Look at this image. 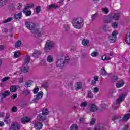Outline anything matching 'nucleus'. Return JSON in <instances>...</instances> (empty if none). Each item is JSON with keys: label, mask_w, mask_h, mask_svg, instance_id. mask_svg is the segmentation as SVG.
I'll use <instances>...</instances> for the list:
<instances>
[{"label": "nucleus", "mask_w": 130, "mask_h": 130, "mask_svg": "<svg viewBox=\"0 0 130 130\" xmlns=\"http://www.w3.org/2000/svg\"><path fill=\"white\" fill-rule=\"evenodd\" d=\"M25 26L27 29L31 30L35 37H39L42 35V31L39 30L38 26H35L34 23L32 22H26Z\"/></svg>", "instance_id": "1"}, {"label": "nucleus", "mask_w": 130, "mask_h": 130, "mask_svg": "<svg viewBox=\"0 0 130 130\" xmlns=\"http://www.w3.org/2000/svg\"><path fill=\"white\" fill-rule=\"evenodd\" d=\"M72 25L76 29H81L84 25V20L81 17L74 18L72 21Z\"/></svg>", "instance_id": "2"}, {"label": "nucleus", "mask_w": 130, "mask_h": 130, "mask_svg": "<svg viewBox=\"0 0 130 130\" xmlns=\"http://www.w3.org/2000/svg\"><path fill=\"white\" fill-rule=\"evenodd\" d=\"M29 62H30V56H26L24 59V62L20 68L22 73H28V71H29V66L28 64Z\"/></svg>", "instance_id": "3"}, {"label": "nucleus", "mask_w": 130, "mask_h": 130, "mask_svg": "<svg viewBox=\"0 0 130 130\" xmlns=\"http://www.w3.org/2000/svg\"><path fill=\"white\" fill-rule=\"evenodd\" d=\"M125 97H126V93L121 94V96L117 99L116 102L112 105L113 108H114V109H117V108L119 107V104L123 101Z\"/></svg>", "instance_id": "4"}, {"label": "nucleus", "mask_w": 130, "mask_h": 130, "mask_svg": "<svg viewBox=\"0 0 130 130\" xmlns=\"http://www.w3.org/2000/svg\"><path fill=\"white\" fill-rule=\"evenodd\" d=\"M69 60L70 58L69 57H65L64 61H63V59H62V58L58 59L57 61L56 67L61 68H62V67H63V66L67 64V63L69 62Z\"/></svg>", "instance_id": "5"}, {"label": "nucleus", "mask_w": 130, "mask_h": 130, "mask_svg": "<svg viewBox=\"0 0 130 130\" xmlns=\"http://www.w3.org/2000/svg\"><path fill=\"white\" fill-rule=\"evenodd\" d=\"M42 111V113L39 114L37 116L38 120H45L46 119V115L48 114V110L45 109Z\"/></svg>", "instance_id": "6"}, {"label": "nucleus", "mask_w": 130, "mask_h": 130, "mask_svg": "<svg viewBox=\"0 0 130 130\" xmlns=\"http://www.w3.org/2000/svg\"><path fill=\"white\" fill-rule=\"evenodd\" d=\"M34 7V4L30 3L29 4H27V6L25 7V8L23 10V12L25 15L26 16V17H29V16H30L31 13V11L27 10H29V9H31V8H33Z\"/></svg>", "instance_id": "7"}, {"label": "nucleus", "mask_w": 130, "mask_h": 130, "mask_svg": "<svg viewBox=\"0 0 130 130\" xmlns=\"http://www.w3.org/2000/svg\"><path fill=\"white\" fill-rule=\"evenodd\" d=\"M53 46H54L53 43H52L51 41L48 40L46 43L44 49L45 52H48L50 49L53 48Z\"/></svg>", "instance_id": "8"}, {"label": "nucleus", "mask_w": 130, "mask_h": 130, "mask_svg": "<svg viewBox=\"0 0 130 130\" xmlns=\"http://www.w3.org/2000/svg\"><path fill=\"white\" fill-rule=\"evenodd\" d=\"M120 17V14L119 13L115 14L113 16H111L109 15L108 17H106V19H109V20H105V23H110L111 21L110 20H112V19H114L115 20H118Z\"/></svg>", "instance_id": "9"}, {"label": "nucleus", "mask_w": 130, "mask_h": 130, "mask_svg": "<svg viewBox=\"0 0 130 130\" xmlns=\"http://www.w3.org/2000/svg\"><path fill=\"white\" fill-rule=\"evenodd\" d=\"M118 34V33L117 32V31L115 30L113 32L112 35L109 37L110 42H111V43H114V42H115L116 41V36Z\"/></svg>", "instance_id": "10"}, {"label": "nucleus", "mask_w": 130, "mask_h": 130, "mask_svg": "<svg viewBox=\"0 0 130 130\" xmlns=\"http://www.w3.org/2000/svg\"><path fill=\"white\" fill-rule=\"evenodd\" d=\"M21 126L19 124V123L14 122L12 123L9 130H19Z\"/></svg>", "instance_id": "11"}, {"label": "nucleus", "mask_w": 130, "mask_h": 130, "mask_svg": "<svg viewBox=\"0 0 130 130\" xmlns=\"http://www.w3.org/2000/svg\"><path fill=\"white\" fill-rule=\"evenodd\" d=\"M43 124L41 122H37L35 124L34 128L37 130H40L42 128Z\"/></svg>", "instance_id": "12"}, {"label": "nucleus", "mask_w": 130, "mask_h": 130, "mask_svg": "<svg viewBox=\"0 0 130 130\" xmlns=\"http://www.w3.org/2000/svg\"><path fill=\"white\" fill-rule=\"evenodd\" d=\"M43 96V92L42 91H40V92H39L38 94H37L36 95V97L34 99V101H35V102H37V100H39L40 98H42Z\"/></svg>", "instance_id": "13"}, {"label": "nucleus", "mask_w": 130, "mask_h": 130, "mask_svg": "<svg viewBox=\"0 0 130 130\" xmlns=\"http://www.w3.org/2000/svg\"><path fill=\"white\" fill-rule=\"evenodd\" d=\"M90 110L92 112H95V111H97V110H98V107H97V106H96V105L94 104H91L90 105Z\"/></svg>", "instance_id": "14"}, {"label": "nucleus", "mask_w": 130, "mask_h": 130, "mask_svg": "<svg viewBox=\"0 0 130 130\" xmlns=\"http://www.w3.org/2000/svg\"><path fill=\"white\" fill-rule=\"evenodd\" d=\"M128 113L124 115L123 117L122 118V120L123 121H127L130 118V109L128 111Z\"/></svg>", "instance_id": "15"}, {"label": "nucleus", "mask_w": 130, "mask_h": 130, "mask_svg": "<svg viewBox=\"0 0 130 130\" xmlns=\"http://www.w3.org/2000/svg\"><path fill=\"white\" fill-rule=\"evenodd\" d=\"M123 85H124V81L122 80L120 81L117 82L116 86L117 88H121Z\"/></svg>", "instance_id": "16"}, {"label": "nucleus", "mask_w": 130, "mask_h": 130, "mask_svg": "<svg viewBox=\"0 0 130 130\" xmlns=\"http://www.w3.org/2000/svg\"><path fill=\"white\" fill-rule=\"evenodd\" d=\"M40 54H41V52H40V51H35L33 54V57L37 58L38 57H39V56H40Z\"/></svg>", "instance_id": "17"}, {"label": "nucleus", "mask_w": 130, "mask_h": 130, "mask_svg": "<svg viewBox=\"0 0 130 130\" xmlns=\"http://www.w3.org/2000/svg\"><path fill=\"white\" fill-rule=\"evenodd\" d=\"M33 83V81L32 80H28L25 84V88H29V87H31V85Z\"/></svg>", "instance_id": "18"}, {"label": "nucleus", "mask_w": 130, "mask_h": 130, "mask_svg": "<svg viewBox=\"0 0 130 130\" xmlns=\"http://www.w3.org/2000/svg\"><path fill=\"white\" fill-rule=\"evenodd\" d=\"M17 87L18 86H16V85L11 86L10 88V92H16L17 91Z\"/></svg>", "instance_id": "19"}, {"label": "nucleus", "mask_w": 130, "mask_h": 130, "mask_svg": "<svg viewBox=\"0 0 130 130\" xmlns=\"http://www.w3.org/2000/svg\"><path fill=\"white\" fill-rule=\"evenodd\" d=\"M22 123H26V122H29L30 121V118L27 117H23L21 120Z\"/></svg>", "instance_id": "20"}, {"label": "nucleus", "mask_w": 130, "mask_h": 130, "mask_svg": "<svg viewBox=\"0 0 130 130\" xmlns=\"http://www.w3.org/2000/svg\"><path fill=\"white\" fill-rule=\"evenodd\" d=\"M22 17V12L18 13L17 14H14V18L16 20H20Z\"/></svg>", "instance_id": "21"}, {"label": "nucleus", "mask_w": 130, "mask_h": 130, "mask_svg": "<svg viewBox=\"0 0 130 130\" xmlns=\"http://www.w3.org/2000/svg\"><path fill=\"white\" fill-rule=\"evenodd\" d=\"M126 42L128 44H130V33L129 32H128L126 35Z\"/></svg>", "instance_id": "22"}, {"label": "nucleus", "mask_w": 130, "mask_h": 130, "mask_svg": "<svg viewBox=\"0 0 130 130\" xmlns=\"http://www.w3.org/2000/svg\"><path fill=\"white\" fill-rule=\"evenodd\" d=\"M47 61L50 63L52 62V61H53V57H52L51 55H49L47 58Z\"/></svg>", "instance_id": "23"}, {"label": "nucleus", "mask_w": 130, "mask_h": 130, "mask_svg": "<svg viewBox=\"0 0 130 130\" xmlns=\"http://www.w3.org/2000/svg\"><path fill=\"white\" fill-rule=\"evenodd\" d=\"M112 120H117V121H120L121 120V117L118 116H114L112 117Z\"/></svg>", "instance_id": "24"}, {"label": "nucleus", "mask_w": 130, "mask_h": 130, "mask_svg": "<svg viewBox=\"0 0 130 130\" xmlns=\"http://www.w3.org/2000/svg\"><path fill=\"white\" fill-rule=\"evenodd\" d=\"M109 77H111L112 79L114 80V81H117L118 79V77L116 76H114L113 74H111L108 75Z\"/></svg>", "instance_id": "25"}, {"label": "nucleus", "mask_w": 130, "mask_h": 130, "mask_svg": "<svg viewBox=\"0 0 130 130\" xmlns=\"http://www.w3.org/2000/svg\"><path fill=\"white\" fill-rule=\"evenodd\" d=\"M9 118H10V114L7 113L6 115V118L4 119L5 122H6V123H9L10 121L8 119H9Z\"/></svg>", "instance_id": "26"}, {"label": "nucleus", "mask_w": 130, "mask_h": 130, "mask_svg": "<svg viewBox=\"0 0 130 130\" xmlns=\"http://www.w3.org/2000/svg\"><path fill=\"white\" fill-rule=\"evenodd\" d=\"M71 130H77L78 129V125L76 124H73L70 127Z\"/></svg>", "instance_id": "27"}, {"label": "nucleus", "mask_w": 130, "mask_h": 130, "mask_svg": "<svg viewBox=\"0 0 130 130\" xmlns=\"http://www.w3.org/2000/svg\"><path fill=\"white\" fill-rule=\"evenodd\" d=\"M97 81H98V77H94V80L91 81V85H95L96 84V82H97Z\"/></svg>", "instance_id": "28"}, {"label": "nucleus", "mask_w": 130, "mask_h": 130, "mask_svg": "<svg viewBox=\"0 0 130 130\" xmlns=\"http://www.w3.org/2000/svg\"><path fill=\"white\" fill-rule=\"evenodd\" d=\"M51 8H54L55 9H56V8H58V6L55 5V4H53L48 6V9L50 10V9H51Z\"/></svg>", "instance_id": "29"}, {"label": "nucleus", "mask_w": 130, "mask_h": 130, "mask_svg": "<svg viewBox=\"0 0 130 130\" xmlns=\"http://www.w3.org/2000/svg\"><path fill=\"white\" fill-rule=\"evenodd\" d=\"M102 60H110L111 59V57H106V56L104 55L102 56Z\"/></svg>", "instance_id": "30"}, {"label": "nucleus", "mask_w": 130, "mask_h": 130, "mask_svg": "<svg viewBox=\"0 0 130 130\" xmlns=\"http://www.w3.org/2000/svg\"><path fill=\"white\" fill-rule=\"evenodd\" d=\"M76 90H79L82 88V83L81 82H78L76 86Z\"/></svg>", "instance_id": "31"}, {"label": "nucleus", "mask_w": 130, "mask_h": 130, "mask_svg": "<svg viewBox=\"0 0 130 130\" xmlns=\"http://www.w3.org/2000/svg\"><path fill=\"white\" fill-rule=\"evenodd\" d=\"M82 44H83V45H84V46L88 45V44H89V40H88L87 39L83 40L82 41Z\"/></svg>", "instance_id": "32"}, {"label": "nucleus", "mask_w": 130, "mask_h": 130, "mask_svg": "<svg viewBox=\"0 0 130 130\" xmlns=\"http://www.w3.org/2000/svg\"><path fill=\"white\" fill-rule=\"evenodd\" d=\"M13 20V18L10 17V18H8L6 20H4L3 21V23L4 24H6V23H9V22H11V21H12Z\"/></svg>", "instance_id": "33"}, {"label": "nucleus", "mask_w": 130, "mask_h": 130, "mask_svg": "<svg viewBox=\"0 0 130 130\" xmlns=\"http://www.w3.org/2000/svg\"><path fill=\"white\" fill-rule=\"evenodd\" d=\"M94 130H104L103 127L100 126V124H99L98 125L95 126Z\"/></svg>", "instance_id": "34"}, {"label": "nucleus", "mask_w": 130, "mask_h": 130, "mask_svg": "<svg viewBox=\"0 0 130 130\" xmlns=\"http://www.w3.org/2000/svg\"><path fill=\"white\" fill-rule=\"evenodd\" d=\"M22 45V42L18 41L15 43V47H20V46Z\"/></svg>", "instance_id": "35"}, {"label": "nucleus", "mask_w": 130, "mask_h": 130, "mask_svg": "<svg viewBox=\"0 0 130 130\" xmlns=\"http://www.w3.org/2000/svg\"><path fill=\"white\" fill-rule=\"evenodd\" d=\"M14 57H16L17 58H18V57H19V56H20V52L15 51L14 54Z\"/></svg>", "instance_id": "36"}, {"label": "nucleus", "mask_w": 130, "mask_h": 130, "mask_svg": "<svg viewBox=\"0 0 130 130\" xmlns=\"http://www.w3.org/2000/svg\"><path fill=\"white\" fill-rule=\"evenodd\" d=\"M10 94V91H5L4 93L2 94V96H3V97H7V96H9Z\"/></svg>", "instance_id": "37"}, {"label": "nucleus", "mask_w": 130, "mask_h": 130, "mask_svg": "<svg viewBox=\"0 0 130 130\" xmlns=\"http://www.w3.org/2000/svg\"><path fill=\"white\" fill-rule=\"evenodd\" d=\"M8 0H0V7H3L4 5H6V2Z\"/></svg>", "instance_id": "38"}, {"label": "nucleus", "mask_w": 130, "mask_h": 130, "mask_svg": "<svg viewBox=\"0 0 130 130\" xmlns=\"http://www.w3.org/2000/svg\"><path fill=\"white\" fill-rule=\"evenodd\" d=\"M41 9L40 8V6H37L35 8V11L36 12L37 14H39V13H40V11H41Z\"/></svg>", "instance_id": "39"}, {"label": "nucleus", "mask_w": 130, "mask_h": 130, "mask_svg": "<svg viewBox=\"0 0 130 130\" xmlns=\"http://www.w3.org/2000/svg\"><path fill=\"white\" fill-rule=\"evenodd\" d=\"M101 75H102V76H106V75H107V72H106L105 69H102Z\"/></svg>", "instance_id": "40"}, {"label": "nucleus", "mask_w": 130, "mask_h": 130, "mask_svg": "<svg viewBox=\"0 0 130 130\" xmlns=\"http://www.w3.org/2000/svg\"><path fill=\"white\" fill-rule=\"evenodd\" d=\"M102 11L105 14H108V9H107V8H102Z\"/></svg>", "instance_id": "41"}, {"label": "nucleus", "mask_w": 130, "mask_h": 130, "mask_svg": "<svg viewBox=\"0 0 130 130\" xmlns=\"http://www.w3.org/2000/svg\"><path fill=\"white\" fill-rule=\"evenodd\" d=\"M113 28H117L118 27V23L117 22H114L112 24Z\"/></svg>", "instance_id": "42"}, {"label": "nucleus", "mask_w": 130, "mask_h": 130, "mask_svg": "<svg viewBox=\"0 0 130 130\" xmlns=\"http://www.w3.org/2000/svg\"><path fill=\"white\" fill-rule=\"evenodd\" d=\"M96 122V119L94 118H93L90 122L91 125H94L95 124V123Z\"/></svg>", "instance_id": "43"}, {"label": "nucleus", "mask_w": 130, "mask_h": 130, "mask_svg": "<svg viewBox=\"0 0 130 130\" xmlns=\"http://www.w3.org/2000/svg\"><path fill=\"white\" fill-rule=\"evenodd\" d=\"M64 29L65 31H69V30H70V27L69 26V25L65 24L64 25Z\"/></svg>", "instance_id": "44"}, {"label": "nucleus", "mask_w": 130, "mask_h": 130, "mask_svg": "<svg viewBox=\"0 0 130 130\" xmlns=\"http://www.w3.org/2000/svg\"><path fill=\"white\" fill-rule=\"evenodd\" d=\"M91 56H93V57H96L97 55H98V52H93L91 54Z\"/></svg>", "instance_id": "45"}, {"label": "nucleus", "mask_w": 130, "mask_h": 130, "mask_svg": "<svg viewBox=\"0 0 130 130\" xmlns=\"http://www.w3.org/2000/svg\"><path fill=\"white\" fill-rule=\"evenodd\" d=\"M88 97H89V98H93V97H94V95L92 94L91 91H89L88 93Z\"/></svg>", "instance_id": "46"}, {"label": "nucleus", "mask_w": 130, "mask_h": 130, "mask_svg": "<svg viewBox=\"0 0 130 130\" xmlns=\"http://www.w3.org/2000/svg\"><path fill=\"white\" fill-rule=\"evenodd\" d=\"M10 79V77H6L2 79V82H6V81H8Z\"/></svg>", "instance_id": "47"}, {"label": "nucleus", "mask_w": 130, "mask_h": 130, "mask_svg": "<svg viewBox=\"0 0 130 130\" xmlns=\"http://www.w3.org/2000/svg\"><path fill=\"white\" fill-rule=\"evenodd\" d=\"M87 105V102H83L81 103V104L80 105L81 107H85Z\"/></svg>", "instance_id": "48"}, {"label": "nucleus", "mask_w": 130, "mask_h": 130, "mask_svg": "<svg viewBox=\"0 0 130 130\" xmlns=\"http://www.w3.org/2000/svg\"><path fill=\"white\" fill-rule=\"evenodd\" d=\"M22 6H23V5L21 3L18 4L17 5V9L18 10H21V8H22Z\"/></svg>", "instance_id": "49"}, {"label": "nucleus", "mask_w": 130, "mask_h": 130, "mask_svg": "<svg viewBox=\"0 0 130 130\" xmlns=\"http://www.w3.org/2000/svg\"><path fill=\"white\" fill-rule=\"evenodd\" d=\"M79 121L80 123H85V118H80L79 119Z\"/></svg>", "instance_id": "50"}, {"label": "nucleus", "mask_w": 130, "mask_h": 130, "mask_svg": "<svg viewBox=\"0 0 130 130\" xmlns=\"http://www.w3.org/2000/svg\"><path fill=\"white\" fill-rule=\"evenodd\" d=\"M17 107L16 106H14L12 109V111L13 112H17Z\"/></svg>", "instance_id": "51"}, {"label": "nucleus", "mask_w": 130, "mask_h": 130, "mask_svg": "<svg viewBox=\"0 0 130 130\" xmlns=\"http://www.w3.org/2000/svg\"><path fill=\"white\" fill-rule=\"evenodd\" d=\"M39 89L38 88H36L34 90V94H37L38 93Z\"/></svg>", "instance_id": "52"}, {"label": "nucleus", "mask_w": 130, "mask_h": 130, "mask_svg": "<svg viewBox=\"0 0 130 130\" xmlns=\"http://www.w3.org/2000/svg\"><path fill=\"white\" fill-rule=\"evenodd\" d=\"M99 91V89L98 88V87H95L94 88V90H93L94 93H98Z\"/></svg>", "instance_id": "53"}, {"label": "nucleus", "mask_w": 130, "mask_h": 130, "mask_svg": "<svg viewBox=\"0 0 130 130\" xmlns=\"http://www.w3.org/2000/svg\"><path fill=\"white\" fill-rule=\"evenodd\" d=\"M24 93L26 94H30V90L28 89L24 90Z\"/></svg>", "instance_id": "54"}, {"label": "nucleus", "mask_w": 130, "mask_h": 130, "mask_svg": "<svg viewBox=\"0 0 130 130\" xmlns=\"http://www.w3.org/2000/svg\"><path fill=\"white\" fill-rule=\"evenodd\" d=\"M11 98H12V99H16V98H17V94H13V95L12 96Z\"/></svg>", "instance_id": "55"}, {"label": "nucleus", "mask_w": 130, "mask_h": 130, "mask_svg": "<svg viewBox=\"0 0 130 130\" xmlns=\"http://www.w3.org/2000/svg\"><path fill=\"white\" fill-rule=\"evenodd\" d=\"M97 17V14H95L92 15V20H94Z\"/></svg>", "instance_id": "56"}, {"label": "nucleus", "mask_w": 130, "mask_h": 130, "mask_svg": "<svg viewBox=\"0 0 130 130\" xmlns=\"http://www.w3.org/2000/svg\"><path fill=\"white\" fill-rule=\"evenodd\" d=\"M129 128V127L128 126V125H125L124 126V130H127V129Z\"/></svg>", "instance_id": "57"}, {"label": "nucleus", "mask_w": 130, "mask_h": 130, "mask_svg": "<svg viewBox=\"0 0 130 130\" xmlns=\"http://www.w3.org/2000/svg\"><path fill=\"white\" fill-rule=\"evenodd\" d=\"M5 47L3 45L0 46V50H4Z\"/></svg>", "instance_id": "58"}, {"label": "nucleus", "mask_w": 130, "mask_h": 130, "mask_svg": "<svg viewBox=\"0 0 130 130\" xmlns=\"http://www.w3.org/2000/svg\"><path fill=\"white\" fill-rule=\"evenodd\" d=\"M5 125V123L4 122L0 121V126H4Z\"/></svg>", "instance_id": "59"}, {"label": "nucleus", "mask_w": 130, "mask_h": 130, "mask_svg": "<svg viewBox=\"0 0 130 130\" xmlns=\"http://www.w3.org/2000/svg\"><path fill=\"white\" fill-rule=\"evenodd\" d=\"M107 107V105L105 104L102 105V108H106Z\"/></svg>", "instance_id": "60"}, {"label": "nucleus", "mask_w": 130, "mask_h": 130, "mask_svg": "<svg viewBox=\"0 0 130 130\" xmlns=\"http://www.w3.org/2000/svg\"><path fill=\"white\" fill-rule=\"evenodd\" d=\"M19 83H23V78L19 79Z\"/></svg>", "instance_id": "61"}, {"label": "nucleus", "mask_w": 130, "mask_h": 130, "mask_svg": "<svg viewBox=\"0 0 130 130\" xmlns=\"http://www.w3.org/2000/svg\"><path fill=\"white\" fill-rule=\"evenodd\" d=\"M4 31L5 33H7V32H8V29L7 28H4Z\"/></svg>", "instance_id": "62"}, {"label": "nucleus", "mask_w": 130, "mask_h": 130, "mask_svg": "<svg viewBox=\"0 0 130 130\" xmlns=\"http://www.w3.org/2000/svg\"><path fill=\"white\" fill-rule=\"evenodd\" d=\"M11 8H15V5L14 4H11Z\"/></svg>", "instance_id": "63"}, {"label": "nucleus", "mask_w": 130, "mask_h": 130, "mask_svg": "<svg viewBox=\"0 0 130 130\" xmlns=\"http://www.w3.org/2000/svg\"><path fill=\"white\" fill-rule=\"evenodd\" d=\"M63 3V0H60L59 2V4H62Z\"/></svg>", "instance_id": "64"}]
</instances>
